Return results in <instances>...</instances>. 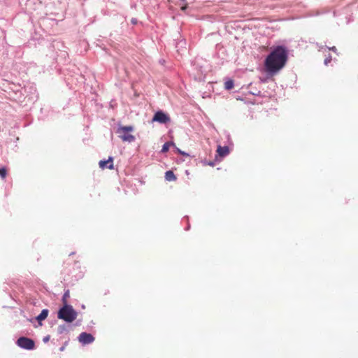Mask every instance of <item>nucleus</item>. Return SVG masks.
Here are the masks:
<instances>
[{
	"label": "nucleus",
	"mask_w": 358,
	"mask_h": 358,
	"mask_svg": "<svg viewBox=\"0 0 358 358\" xmlns=\"http://www.w3.org/2000/svg\"><path fill=\"white\" fill-rule=\"evenodd\" d=\"M287 59V51L283 46L273 48L265 59L266 71L270 74L276 73L285 65Z\"/></svg>",
	"instance_id": "nucleus-1"
},
{
	"label": "nucleus",
	"mask_w": 358,
	"mask_h": 358,
	"mask_svg": "<svg viewBox=\"0 0 358 358\" xmlns=\"http://www.w3.org/2000/svg\"><path fill=\"white\" fill-rule=\"evenodd\" d=\"M77 315V312L73 309L72 306L69 304H66V306L62 307L57 313L59 319H62L69 323L73 322L76 319Z\"/></svg>",
	"instance_id": "nucleus-2"
},
{
	"label": "nucleus",
	"mask_w": 358,
	"mask_h": 358,
	"mask_svg": "<svg viewBox=\"0 0 358 358\" xmlns=\"http://www.w3.org/2000/svg\"><path fill=\"white\" fill-rule=\"evenodd\" d=\"M133 131V126H120L117 128V133L122 141L132 143L136 139L135 136L130 134Z\"/></svg>",
	"instance_id": "nucleus-3"
},
{
	"label": "nucleus",
	"mask_w": 358,
	"mask_h": 358,
	"mask_svg": "<svg viewBox=\"0 0 358 358\" xmlns=\"http://www.w3.org/2000/svg\"><path fill=\"white\" fill-rule=\"evenodd\" d=\"M17 345L25 350H33L35 346L34 341L27 337H20L17 340Z\"/></svg>",
	"instance_id": "nucleus-4"
},
{
	"label": "nucleus",
	"mask_w": 358,
	"mask_h": 358,
	"mask_svg": "<svg viewBox=\"0 0 358 358\" xmlns=\"http://www.w3.org/2000/svg\"><path fill=\"white\" fill-rule=\"evenodd\" d=\"M152 121L157 122L160 124H167L171 122V118L168 114L162 110H159L155 113Z\"/></svg>",
	"instance_id": "nucleus-5"
},
{
	"label": "nucleus",
	"mask_w": 358,
	"mask_h": 358,
	"mask_svg": "<svg viewBox=\"0 0 358 358\" xmlns=\"http://www.w3.org/2000/svg\"><path fill=\"white\" fill-rule=\"evenodd\" d=\"M94 340V336L91 334L86 332L81 333L78 336V341L84 345L90 344L92 343Z\"/></svg>",
	"instance_id": "nucleus-6"
},
{
	"label": "nucleus",
	"mask_w": 358,
	"mask_h": 358,
	"mask_svg": "<svg viewBox=\"0 0 358 358\" xmlns=\"http://www.w3.org/2000/svg\"><path fill=\"white\" fill-rule=\"evenodd\" d=\"M99 166L101 169H104L105 168H108L109 169H113V157H109L107 161L101 160L99 163Z\"/></svg>",
	"instance_id": "nucleus-7"
},
{
	"label": "nucleus",
	"mask_w": 358,
	"mask_h": 358,
	"mask_svg": "<svg viewBox=\"0 0 358 358\" xmlns=\"http://www.w3.org/2000/svg\"><path fill=\"white\" fill-rule=\"evenodd\" d=\"M217 152L220 157H223L227 156L229 153V149L227 146L218 145L217 148Z\"/></svg>",
	"instance_id": "nucleus-8"
},
{
	"label": "nucleus",
	"mask_w": 358,
	"mask_h": 358,
	"mask_svg": "<svg viewBox=\"0 0 358 358\" xmlns=\"http://www.w3.org/2000/svg\"><path fill=\"white\" fill-rule=\"evenodd\" d=\"M48 309H43L41 313L36 317L37 321L39 322V324L41 325V321L45 320L48 315Z\"/></svg>",
	"instance_id": "nucleus-9"
},
{
	"label": "nucleus",
	"mask_w": 358,
	"mask_h": 358,
	"mask_svg": "<svg viewBox=\"0 0 358 358\" xmlns=\"http://www.w3.org/2000/svg\"><path fill=\"white\" fill-rule=\"evenodd\" d=\"M165 179L167 181H175L176 180V176L172 171H167L165 173Z\"/></svg>",
	"instance_id": "nucleus-10"
},
{
	"label": "nucleus",
	"mask_w": 358,
	"mask_h": 358,
	"mask_svg": "<svg viewBox=\"0 0 358 358\" xmlns=\"http://www.w3.org/2000/svg\"><path fill=\"white\" fill-rule=\"evenodd\" d=\"M170 146H175L174 143L171 141L165 143L162 146L161 152L163 153L166 152L169 150Z\"/></svg>",
	"instance_id": "nucleus-11"
},
{
	"label": "nucleus",
	"mask_w": 358,
	"mask_h": 358,
	"mask_svg": "<svg viewBox=\"0 0 358 358\" xmlns=\"http://www.w3.org/2000/svg\"><path fill=\"white\" fill-rule=\"evenodd\" d=\"M70 297V292L69 290L67 289L65 291L63 296H62V302L64 303V306H66V304H68L67 299Z\"/></svg>",
	"instance_id": "nucleus-12"
},
{
	"label": "nucleus",
	"mask_w": 358,
	"mask_h": 358,
	"mask_svg": "<svg viewBox=\"0 0 358 358\" xmlns=\"http://www.w3.org/2000/svg\"><path fill=\"white\" fill-rule=\"evenodd\" d=\"M234 86V81L232 80H228L224 83V87L226 90H231Z\"/></svg>",
	"instance_id": "nucleus-13"
},
{
	"label": "nucleus",
	"mask_w": 358,
	"mask_h": 358,
	"mask_svg": "<svg viewBox=\"0 0 358 358\" xmlns=\"http://www.w3.org/2000/svg\"><path fill=\"white\" fill-rule=\"evenodd\" d=\"M65 331H67V326L65 324L59 325L57 328V332L59 334H62Z\"/></svg>",
	"instance_id": "nucleus-14"
},
{
	"label": "nucleus",
	"mask_w": 358,
	"mask_h": 358,
	"mask_svg": "<svg viewBox=\"0 0 358 358\" xmlns=\"http://www.w3.org/2000/svg\"><path fill=\"white\" fill-rule=\"evenodd\" d=\"M7 171L5 167L0 168V177L4 179L6 177Z\"/></svg>",
	"instance_id": "nucleus-15"
},
{
	"label": "nucleus",
	"mask_w": 358,
	"mask_h": 358,
	"mask_svg": "<svg viewBox=\"0 0 358 358\" xmlns=\"http://www.w3.org/2000/svg\"><path fill=\"white\" fill-rule=\"evenodd\" d=\"M176 150L178 153H180L181 155L182 156H188L189 155L187 153H186L184 151H182L180 150L179 148H176Z\"/></svg>",
	"instance_id": "nucleus-16"
},
{
	"label": "nucleus",
	"mask_w": 358,
	"mask_h": 358,
	"mask_svg": "<svg viewBox=\"0 0 358 358\" xmlns=\"http://www.w3.org/2000/svg\"><path fill=\"white\" fill-rule=\"evenodd\" d=\"M50 336L49 335H48L43 338V341L44 343H47L50 340Z\"/></svg>",
	"instance_id": "nucleus-17"
},
{
	"label": "nucleus",
	"mask_w": 358,
	"mask_h": 358,
	"mask_svg": "<svg viewBox=\"0 0 358 358\" xmlns=\"http://www.w3.org/2000/svg\"><path fill=\"white\" fill-rule=\"evenodd\" d=\"M331 57H329L326 58L325 60H324V64L326 65H327L328 63H329L331 62Z\"/></svg>",
	"instance_id": "nucleus-18"
},
{
	"label": "nucleus",
	"mask_w": 358,
	"mask_h": 358,
	"mask_svg": "<svg viewBox=\"0 0 358 358\" xmlns=\"http://www.w3.org/2000/svg\"><path fill=\"white\" fill-rule=\"evenodd\" d=\"M131 23L134 24H136L137 23V20L135 19V18H133L131 20Z\"/></svg>",
	"instance_id": "nucleus-19"
},
{
	"label": "nucleus",
	"mask_w": 358,
	"mask_h": 358,
	"mask_svg": "<svg viewBox=\"0 0 358 358\" xmlns=\"http://www.w3.org/2000/svg\"><path fill=\"white\" fill-rule=\"evenodd\" d=\"M329 50H332L333 52H336V48L335 46H333L329 48Z\"/></svg>",
	"instance_id": "nucleus-20"
},
{
	"label": "nucleus",
	"mask_w": 358,
	"mask_h": 358,
	"mask_svg": "<svg viewBox=\"0 0 358 358\" xmlns=\"http://www.w3.org/2000/svg\"><path fill=\"white\" fill-rule=\"evenodd\" d=\"M208 164L210 165V166H213L214 163L213 162H210Z\"/></svg>",
	"instance_id": "nucleus-21"
}]
</instances>
